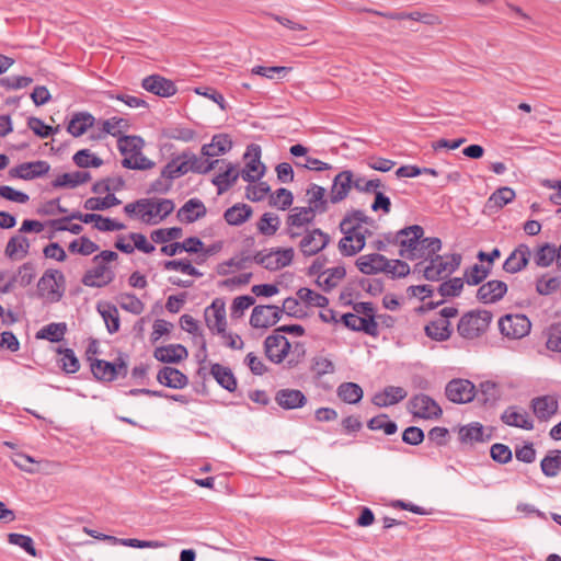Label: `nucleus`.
<instances>
[{"instance_id":"obj_24","label":"nucleus","mask_w":561,"mask_h":561,"mask_svg":"<svg viewBox=\"0 0 561 561\" xmlns=\"http://www.w3.org/2000/svg\"><path fill=\"white\" fill-rule=\"evenodd\" d=\"M276 403L284 410H294L302 408L307 403V398L298 389H280L275 394Z\"/></svg>"},{"instance_id":"obj_59","label":"nucleus","mask_w":561,"mask_h":561,"mask_svg":"<svg viewBox=\"0 0 561 561\" xmlns=\"http://www.w3.org/2000/svg\"><path fill=\"white\" fill-rule=\"evenodd\" d=\"M463 288V278L454 277L451 279L443 282L437 291L442 297H458L460 296Z\"/></svg>"},{"instance_id":"obj_45","label":"nucleus","mask_w":561,"mask_h":561,"mask_svg":"<svg viewBox=\"0 0 561 561\" xmlns=\"http://www.w3.org/2000/svg\"><path fill=\"white\" fill-rule=\"evenodd\" d=\"M145 141L140 136H119L117 140V148L119 152L125 157L129 154L142 151Z\"/></svg>"},{"instance_id":"obj_53","label":"nucleus","mask_w":561,"mask_h":561,"mask_svg":"<svg viewBox=\"0 0 561 561\" xmlns=\"http://www.w3.org/2000/svg\"><path fill=\"white\" fill-rule=\"evenodd\" d=\"M459 438L461 443L483 442V426L476 422L461 426L459 430Z\"/></svg>"},{"instance_id":"obj_58","label":"nucleus","mask_w":561,"mask_h":561,"mask_svg":"<svg viewBox=\"0 0 561 561\" xmlns=\"http://www.w3.org/2000/svg\"><path fill=\"white\" fill-rule=\"evenodd\" d=\"M183 230L181 227L160 228L153 230L150 234L151 240L154 243H167L171 240H175L182 237Z\"/></svg>"},{"instance_id":"obj_39","label":"nucleus","mask_w":561,"mask_h":561,"mask_svg":"<svg viewBox=\"0 0 561 561\" xmlns=\"http://www.w3.org/2000/svg\"><path fill=\"white\" fill-rule=\"evenodd\" d=\"M337 397L345 403L356 404L364 396L362 387L356 382H342L336 389Z\"/></svg>"},{"instance_id":"obj_30","label":"nucleus","mask_w":561,"mask_h":561,"mask_svg":"<svg viewBox=\"0 0 561 561\" xmlns=\"http://www.w3.org/2000/svg\"><path fill=\"white\" fill-rule=\"evenodd\" d=\"M226 169L220 171L213 180L211 183L217 186L219 195L227 192L236 184L241 173L237 171L236 165L230 162H225Z\"/></svg>"},{"instance_id":"obj_4","label":"nucleus","mask_w":561,"mask_h":561,"mask_svg":"<svg viewBox=\"0 0 561 561\" xmlns=\"http://www.w3.org/2000/svg\"><path fill=\"white\" fill-rule=\"evenodd\" d=\"M65 276L58 270H46L37 283L41 296H46L50 301H59L64 296Z\"/></svg>"},{"instance_id":"obj_29","label":"nucleus","mask_w":561,"mask_h":561,"mask_svg":"<svg viewBox=\"0 0 561 561\" xmlns=\"http://www.w3.org/2000/svg\"><path fill=\"white\" fill-rule=\"evenodd\" d=\"M232 148V141L227 134L213 136L209 144L203 145L201 153L206 158H214L227 153Z\"/></svg>"},{"instance_id":"obj_25","label":"nucleus","mask_w":561,"mask_h":561,"mask_svg":"<svg viewBox=\"0 0 561 561\" xmlns=\"http://www.w3.org/2000/svg\"><path fill=\"white\" fill-rule=\"evenodd\" d=\"M188 356V352L182 344H169L159 346L153 352V357L167 364H178Z\"/></svg>"},{"instance_id":"obj_37","label":"nucleus","mask_w":561,"mask_h":561,"mask_svg":"<svg viewBox=\"0 0 561 561\" xmlns=\"http://www.w3.org/2000/svg\"><path fill=\"white\" fill-rule=\"evenodd\" d=\"M252 207L243 204L238 203L224 213V218L226 222L230 226H240L244 224L249 218L252 216Z\"/></svg>"},{"instance_id":"obj_9","label":"nucleus","mask_w":561,"mask_h":561,"mask_svg":"<svg viewBox=\"0 0 561 561\" xmlns=\"http://www.w3.org/2000/svg\"><path fill=\"white\" fill-rule=\"evenodd\" d=\"M445 394L453 403H469L477 396V388L468 379L455 378L447 382Z\"/></svg>"},{"instance_id":"obj_62","label":"nucleus","mask_w":561,"mask_h":561,"mask_svg":"<svg viewBox=\"0 0 561 561\" xmlns=\"http://www.w3.org/2000/svg\"><path fill=\"white\" fill-rule=\"evenodd\" d=\"M27 127L38 137L41 138H48L49 136L54 135L58 131L59 126L51 127L49 125H46L41 118L38 117H28L27 119Z\"/></svg>"},{"instance_id":"obj_49","label":"nucleus","mask_w":561,"mask_h":561,"mask_svg":"<svg viewBox=\"0 0 561 561\" xmlns=\"http://www.w3.org/2000/svg\"><path fill=\"white\" fill-rule=\"evenodd\" d=\"M122 202L114 194H107L105 197H90L85 199L83 207L87 210H105L113 206L119 205Z\"/></svg>"},{"instance_id":"obj_17","label":"nucleus","mask_w":561,"mask_h":561,"mask_svg":"<svg viewBox=\"0 0 561 561\" xmlns=\"http://www.w3.org/2000/svg\"><path fill=\"white\" fill-rule=\"evenodd\" d=\"M50 170V164L44 160L21 163L9 170V175L12 179L19 178L23 180H33L47 174Z\"/></svg>"},{"instance_id":"obj_43","label":"nucleus","mask_w":561,"mask_h":561,"mask_svg":"<svg viewBox=\"0 0 561 561\" xmlns=\"http://www.w3.org/2000/svg\"><path fill=\"white\" fill-rule=\"evenodd\" d=\"M477 393H480L479 400L484 405H494L501 398L499 385L490 380L482 381Z\"/></svg>"},{"instance_id":"obj_10","label":"nucleus","mask_w":561,"mask_h":561,"mask_svg":"<svg viewBox=\"0 0 561 561\" xmlns=\"http://www.w3.org/2000/svg\"><path fill=\"white\" fill-rule=\"evenodd\" d=\"M283 314L280 307L274 305L255 306L250 317V325L254 329H266L276 324Z\"/></svg>"},{"instance_id":"obj_3","label":"nucleus","mask_w":561,"mask_h":561,"mask_svg":"<svg viewBox=\"0 0 561 561\" xmlns=\"http://www.w3.org/2000/svg\"><path fill=\"white\" fill-rule=\"evenodd\" d=\"M461 260L462 257L459 253L435 255L434 259H431L424 271V278L430 282L440 280L457 271Z\"/></svg>"},{"instance_id":"obj_1","label":"nucleus","mask_w":561,"mask_h":561,"mask_svg":"<svg viewBox=\"0 0 561 561\" xmlns=\"http://www.w3.org/2000/svg\"><path fill=\"white\" fill-rule=\"evenodd\" d=\"M118 254L112 250H103L99 254L94 255L92 262L94 266L88 270L82 278L81 283L87 287L102 288L107 286L115 279L114 271L108 266V263L116 261Z\"/></svg>"},{"instance_id":"obj_27","label":"nucleus","mask_w":561,"mask_h":561,"mask_svg":"<svg viewBox=\"0 0 561 561\" xmlns=\"http://www.w3.org/2000/svg\"><path fill=\"white\" fill-rule=\"evenodd\" d=\"M181 158H184L185 161H187L186 167L188 169V172H194L198 174H206L213 169H215L219 163H225V159H216L209 161V158L203 159L197 157L191 151H183L181 153Z\"/></svg>"},{"instance_id":"obj_2","label":"nucleus","mask_w":561,"mask_h":561,"mask_svg":"<svg viewBox=\"0 0 561 561\" xmlns=\"http://www.w3.org/2000/svg\"><path fill=\"white\" fill-rule=\"evenodd\" d=\"M492 317V312L488 310L468 311L460 318L457 331L463 339H477L486 332Z\"/></svg>"},{"instance_id":"obj_44","label":"nucleus","mask_w":561,"mask_h":561,"mask_svg":"<svg viewBox=\"0 0 561 561\" xmlns=\"http://www.w3.org/2000/svg\"><path fill=\"white\" fill-rule=\"evenodd\" d=\"M187 161L181 158V154L172 158L162 169V178L169 179L171 182L179 179L186 173L188 169L186 167Z\"/></svg>"},{"instance_id":"obj_18","label":"nucleus","mask_w":561,"mask_h":561,"mask_svg":"<svg viewBox=\"0 0 561 561\" xmlns=\"http://www.w3.org/2000/svg\"><path fill=\"white\" fill-rule=\"evenodd\" d=\"M507 293L506 283L497 279L482 284L477 290V299L485 305L500 301Z\"/></svg>"},{"instance_id":"obj_60","label":"nucleus","mask_w":561,"mask_h":561,"mask_svg":"<svg viewBox=\"0 0 561 561\" xmlns=\"http://www.w3.org/2000/svg\"><path fill=\"white\" fill-rule=\"evenodd\" d=\"M293 202H294L293 193L285 187H280V188L276 190L275 193L271 194V196H270V205L276 206L280 210L288 209L291 206Z\"/></svg>"},{"instance_id":"obj_48","label":"nucleus","mask_w":561,"mask_h":561,"mask_svg":"<svg viewBox=\"0 0 561 561\" xmlns=\"http://www.w3.org/2000/svg\"><path fill=\"white\" fill-rule=\"evenodd\" d=\"M98 310L101 313V316L105 322L107 332L110 334H114V333L118 332L119 327H121V321H119V314H118L117 308L114 305L107 304L106 308L103 310L101 309V306L99 305Z\"/></svg>"},{"instance_id":"obj_12","label":"nucleus","mask_w":561,"mask_h":561,"mask_svg":"<svg viewBox=\"0 0 561 561\" xmlns=\"http://www.w3.org/2000/svg\"><path fill=\"white\" fill-rule=\"evenodd\" d=\"M329 243L330 236L320 228H316L302 237L299 248L305 256H312L322 251Z\"/></svg>"},{"instance_id":"obj_42","label":"nucleus","mask_w":561,"mask_h":561,"mask_svg":"<svg viewBox=\"0 0 561 561\" xmlns=\"http://www.w3.org/2000/svg\"><path fill=\"white\" fill-rule=\"evenodd\" d=\"M316 211L308 207H294L287 216L288 227H302L306 224L313 221Z\"/></svg>"},{"instance_id":"obj_13","label":"nucleus","mask_w":561,"mask_h":561,"mask_svg":"<svg viewBox=\"0 0 561 561\" xmlns=\"http://www.w3.org/2000/svg\"><path fill=\"white\" fill-rule=\"evenodd\" d=\"M355 179L351 170H343L335 175L329 194V201L337 204L344 201L351 188L354 187Z\"/></svg>"},{"instance_id":"obj_50","label":"nucleus","mask_w":561,"mask_h":561,"mask_svg":"<svg viewBox=\"0 0 561 561\" xmlns=\"http://www.w3.org/2000/svg\"><path fill=\"white\" fill-rule=\"evenodd\" d=\"M122 165L129 170H149L154 167V162L139 151L125 157L122 160Z\"/></svg>"},{"instance_id":"obj_57","label":"nucleus","mask_w":561,"mask_h":561,"mask_svg":"<svg viewBox=\"0 0 561 561\" xmlns=\"http://www.w3.org/2000/svg\"><path fill=\"white\" fill-rule=\"evenodd\" d=\"M180 327L190 334H193V335L199 334L201 351L204 352V357H203L202 362H205V359H206V341H205L203 334L199 332L198 322L191 314H183L180 318Z\"/></svg>"},{"instance_id":"obj_19","label":"nucleus","mask_w":561,"mask_h":561,"mask_svg":"<svg viewBox=\"0 0 561 561\" xmlns=\"http://www.w3.org/2000/svg\"><path fill=\"white\" fill-rule=\"evenodd\" d=\"M357 268L366 275H375L387 271L389 259L379 253L360 255L355 262Z\"/></svg>"},{"instance_id":"obj_22","label":"nucleus","mask_w":561,"mask_h":561,"mask_svg":"<svg viewBox=\"0 0 561 561\" xmlns=\"http://www.w3.org/2000/svg\"><path fill=\"white\" fill-rule=\"evenodd\" d=\"M174 208L175 204L172 199H154V206L146 208L142 213V220L147 224H158L160 220L168 217Z\"/></svg>"},{"instance_id":"obj_55","label":"nucleus","mask_w":561,"mask_h":561,"mask_svg":"<svg viewBox=\"0 0 561 561\" xmlns=\"http://www.w3.org/2000/svg\"><path fill=\"white\" fill-rule=\"evenodd\" d=\"M490 272V267L480 264H474L465 271L463 277L468 285L477 286L489 276Z\"/></svg>"},{"instance_id":"obj_26","label":"nucleus","mask_w":561,"mask_h":561,"mask_svg":"<svg viewBox=\"0 0 561 561\" xmlns=\"http://www.w3.org/2000/svg\"><path fill=\"white\" fill-rule=\"evenodd\" d=\"M407 396L408 392L402 387L387 386L382 391L375 393L371 402L376 407L386 408L401 402Z\"/></svg>"},{"instance_id":"obj_8","label":"nucleus","mask_w":561,"mask_h":561,"mask_svg":"<svg viewBox=\"0 0 561 561\" xmlns=\"http://www.w3.org/2000/svg\"><path fill=\"white\" fill-rule=\"evenodd\" d=\"M501 333L510 339H522L531 329V322L525 314H505L499 320Z\"/></svg>"},{"instance_id":"obj_54","label":"nucleus","mask_w":561,"mask_h":561,"mask_svg":"<svg viewBox=\"0 0 561 561\" xmlns=\"http://www.w3.org/2000/svg\"><path fill=\"white\" fill-rule=\"evenodd\" d=\"M163 267L167 271H180L194 277L203 276V274L194 267L187 259L164 261Z\"/></svg>"},{"instance_id":"obj_14","label":"nucleus","mask_w":561,"mask_h":561,"mask_svg":"<svg viewBox=\"0 0 561 561\" xmlns=\"http://www.w3.org/2000/svg\"><path fill=\"white\" fill-rule=\"evenodd\" d=\"M264 351L271 362L279 364L288 355L290 343L284 335L272 334L264 341Z\"/></svg>"},{"instance_id":"obj_40","label":"nucleus","mask_w":561,"mask_h":561,"mask_svg":"<svg viewBox=\"0 0 561 561\" xmlns=\"http://www.w3.org/2000/svg\"><path fill=\"white\" fill-rule=\"evenodd\" d=\"M30 243L26 237L15 234L12 237L5 247V254L10 259H22L28 253Z\"/></svg>"},{"instance_id":"obj_46","label":"nucleus","mask_w":561,"mask_h":561,"mask_svg":"<svg viewBox=\"0 0 561 561\" xmlns=\"http://www.w3.org/2000/svg\"><path fill=\"white\" fill-rule=\"evenodd\" d=\"M67 331L66 323L58 322V323H49L45 327H43L37 333L36 339L39 340H47L49 342H60L65 333Z\"/></svg>"},{"instance_id":"obj_34","label":"nucleus","mask_w":561,"mask_h":561,"mask_svg":"<svg viewBox=\"0 0 561 561\" xmlns=\"http://www.w3.org/2000/svg\"><path fill=\"white\" fill-rule=\"evenodd\" d=\"M94 116L88 112L75 113L67 126V131L73 137H80L94 125Z\"/></svg>"},{"instance_id":"obj_21","label":"nucleus","mask_w":561,"mask_h":561,"mask_svg":"<svg viewBox=\"0 0 561 561\" xmlns=\"http://www.w3.org/2000/svg\"><path fill=\"white\" fill-rule=\"evenodd\" d=\"M530 407L538 420L548 421L558 412L559 403L552 396H541L534 398Z\"/></svg>"},{"instance_id":"obj_7","label":"nucleus","mask_w":561,"mask_h":561,"mask_svg":"<svg viewBox=\"0 0 561 561\" xmlns=\"http://www.w3.org/2000/svg\"><path fill=\"white\" fill-rule=\"evenodd\" d=\"M409 410L415 417L423 420H436L443 414L439 404L424 393L415 394L409 400Z\"/></svg>"},{"instance_id":"obj_36","label":"nucleus","mask_w":561,"mask_h":561,"mask_svg":"<svg viewBox=\"0 0 561 561\" xmlns=\"http://www.w3.org/2000/svg\"><path fill=\"white\" fill-rule=\"evenodd\" d=\"M90 368L94 378L100 381L111 382L116 380L115 360L107 362L94 358L90 363Z\"/></svg>"},{"instance_id":"obj_51","label":"nucleus","mask_w":561,"mask_h":561,"mask_svg":"<svg viewBox=\"0 0 561 561\" xmlns=\"http://www.w3.org/2000/svg\"><path fill=\"white\" fill-rule=\"evenodd\" d=\"M279 225V217L274 213H264L256 224L259 232L263 236H274Z\"/></svg>"},{"instance_id":"obj_56","label":"nucleus","mask_w":561,"mask_h":561,"mask_svg":"<svg viewBox=\"0 0 561 561\" xmlns=\"http://www.w3.org/2000/svg\"><path fill=\"white\" fill-rule=\"evenodd\" d=\"M68 250L70 253L91 255L99 250V245L88 237H80L69 243Z\"/></svg>"},{"instance_id":"obj_5","label":"nucleus","mask_w":561,"mask_h":561,"mask_svg":"<svg viewBox=\"0 0 561 561\" xmlns=\"http://www.w3.org/2000/svg\"><path fill=\"white\" fill-rule=\"evenodd\" d=\"M350 220L342 219L340 231L344 237L339 241V250L344 256H353L360 252L365 247V234L356 231V227H348Z\"/></svg>"},{"instance_id":"obj_16","label":"nucleus","mask_w":561,"mask_h":561,"mask_svg":"<svg viewBox=\"0 0 561 561\" xmlns=\"http://www.w3.org/2000/svg\"><path fill=\"white\" fill-rule=\"evenodd\" d=\"M141 87L160 98H170L178 92L175 83L160 75H150L142 79Z\"/></svg>"},{"instance_id":"obj_33","label":"nucleus","mask_w":561,"mask_h":561,"mask_svg":"<svg viewBox=\"0 0 561 561\" xmlns=\"http://www.w3.org/2000/svg\"><path fill=\"white\" fill-rule=\"evenodd\" d=\"M210 374L220 387L229 392L236 391L238 386L237 378L229 367L215 363L210 367Z\"/></svg>"},{"instance_id":"obj_32","label":"nucleus","mask_w":561,"mask_h":561,"mask_svg":"<svg viewBox=\"0 0 561 561\" xmlns=\"http://www.w3.org/2000/svg\"><path fill=\"white\" fill-rule=\"evenodd\" d=\"M442 249V241L439 238L430 237V238H421L419 250L413 252L412 255H407L409 260L423 259L425 261H431L435 255H438V252Z\"/></svg>"},{"instance_id":"obj_47","label":"nucleus","mask_w":561,"mask_h":561,"mask_svg":"<svg viewBox=\"0 0 561 561\" xmlns=\"http://www.w3.org/2000/svg\"><path fill=\"white\" fill-rule=\"evenodd\" d=\"M57 353L59 355H61V357L59 358L58 363H59L60 368L66 374H75V373H77L79 370L80 363H79V359L76 356L73 350L58 347L57 348Z\"/></svg>"},{"instance_id":"obj_41","label":"nucleus","mask_w":561,"mask_h":561,"mask_svg":"<svg viewBox=\"0 0 561 561\" xmlns=\"http://www.w3.org/2000/svg\"><path fill=\"white\" fill-rule=\"evenodd\" d=\"M540 468L546 477H557L561 471V450L556 449L546 455L540 461Z\"/></svg>"},{"instance_id":"obj_31","label":"nucleus","mask_w":561,"mask_h":561,"mask_svg":"<svg viewBox=\"0 0 561 561\" xmlns=\"http://www.w3.org/2000/svg\"><path fill=\"white\" fill-rule=\"evenodd\" d=\"M501 421L513 427H519L526 431L534 428V422L526 411L518 412L516 407H508L501 415Z\"/></svg>"},{"instance_id":"obj_63","label":"nucleus","mask_w":561,"mask_h":561,"mask_svg":"<svg viewBox=\"0 0 561 561\" xmlns=\"http://www.w3.org/2000/svg\"><path fill=\"white\" fill-rule=\"evenodd\" d=\"M8 541L11 545L21 547L25 552L32 557H37V550L34 547V541L30 536L11 533L8 535Z\"/></svg>"},{"instance_id":"obj_28","label":"nucleus","mask_w":561,"mask_h":561,"mask_svg":"<svg viewBox=\"0 0 561 561\" xmlns=\"http://www.w3.org/2000/svg\"><path fill=\"white\" fill-rule=\"evenodd\" d=\"M157 380L172 389H183L188 383V378L178 368L164 366L162 367L157 375Z\"/></svg>"},{"instance_id":"obj_38","label":"nucleus","mask_w":561,"mask_h":561,"mask_svg":"<svg viewBox=\"0 0 561 561\" xmlns=\"http://www.w3.org/2000/svg\"><path fill=\"white\" fill-rule=\"evenodd\" d=\"M306 195L308 196L309 207L312 208L313 211L323 214L328 210V203L330 201L329 198H324V187L312 183L307 190Z\"/></svg>"},{"instance_id":"obj_64","label":"nucleus","mask_w":561,"mask_h":561,"mask_svg":"<svg viewBox=\"0 0 561 561\" xmlns=\"http://www.w3.org/2000/svg\"><path fill=\"white\" fill-rule=\"evenodd\" d=\"M515 198V192L508 186L497 188L489 198L488 203H492L496 207H503Z\"/></svg>"},{"instance_id":"obj_11","label":"nucleus","mask_w":561,"mask_h":561,"mask_svg":"<svg viewBox=\"0 0 561 561\" xmlns=\"http://www.w3.org/2000/svg\"><path fill=\"white\" fill-rule=\"evenodd\" d=\"M207 328L214 333H225L227 328L226 305L220 298H216L204 312Z\"/></svg>"},{"instance_id":"obj_6","label":"nucleus","mask_w":561,"mask_h":561,"mask_svg":"<svg viewBox=\"0 0 561 561\" xmlns=\"http://www.w3.org/2000/svg\"><path fill=\"white\" fill-rule=\"evenodd\" d=\"M261 147L256 144L248 146L243 159L248 160L242 169L241 178L249 183H254L264 176L266 167L261 161Z\"/></svg>"},{"instance_id":"obj_20","label":"nucleus","mask_w":561,"mask_h":561,"mask_svg":"<svg viewBox=\"0 0 561 561\" xmlns=\"http://www.w3.org/2000/svg\"><path fill=\"white\" fill-rule=\"evenodd\" d=\"M530 255L529 247L525 243H520L504 261L503 270L511 274L520 272L528 265Z\"/></svg>"},{"instance_id":"obj_52","label":"nucleus","mask_w":561,"mask_h":561,"mask_svg":"<svg viewBox=\"0 0 561 561\" xmlns=\"http://www.w3.org/2000/svg\"><path fill=\"white\" fill-rule=\"evenodd\" d=\"M298 298L304 301L307 306H314L319 308H325L329 305V299L310 288L301 287L297 291Z\"/></svg>"},{"instance_id":"obj_61","label":"nucleus","mask_w":561,"mask_h":561,"mask_svg":"<svg viewBox=\"0 0 561 561\" xmlns=\"http://www.w3.org/2000/svg\"><path fill=\"white\" fill-rule=\"evenodd\" d=\"M535 263L540 267H548L556 261L554 244L545 243L535 253Z\"/></svg>"},{"instance_id":"obj_35","label":"nucleus","mask_w":561,"mask_h":561,"mask_svg":"<svg viewBox=\"0 0 561 561\" xmlns=\"http://www.w3.org/2000/svg\"><path fill=\"white\" fill-rule=\"evenodd\" d=\"M424 331L426 336L436 342H445L453 334L450 322L443 319L431 321L425 325Z\"/></svg>"},{"instance_id":"obj_23","label":"nucleus","mask_w":561,"mask_h":561,"mask_svg":"<svg viewBox=\"0 0 561 561\" xmlns=\"http://www.w3.org/2000/svg\"><path fill=\"white\" fill-rule=\"evenodd\" d=\"M207 214L206 206L199 198H191L178 210L176 217L180 221L192 224Z\"/></svg>"},{"instance_id":"obj_15","label":"nucleus","mask_w":561,"mask_h":561,"mask_svg":"<svg viewBox=\"0 0 561 561\" xmlns=\"http://www.w3.org/2000/svg\"><path fill=\"white\" fill-rule=\"evenodd\" d=\"M399 244L402 248L400 256L407 257L419 250L420 239L424 236V229L419 225H412L399 230Z\"/></svg>"}]
</instances>
